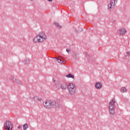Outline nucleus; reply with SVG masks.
Returning <instances> with one entry per match:
<instances>
[{
	"label": "nucleus",
	"mask_w": 130,
	"mask_h": 130,
	"mask_svg": "<svg viewBox=\"0 0 130 130\" xmlns=\"http://www.w3.org/2000/svg\"><path fill=\"white\" fill-rule=\"evenodd\" d=\"M115 100L114 99H112L110 102L109 106V111L111 115H115Z\"/></svg>",
	"instance_id": "1"
},
{
	"label": "nucleus",
	"mask_w": 130,
	"mask_h": 130,
	"mask_svg": "<svg viewBox=\"0 0 130 130\" xmlns=\"http://www.w3.org/2000/svg\"><path fill=\"white\" fill-rule=\"evenodd\" d=\"M68 91L70 95H75L77 91L76 85L74 83H69L68 85Z\"/></svg>",
	"instance_id": "2"
},
{
	"label": "nucleus",
	"mask_w": 130,
	"mask_h": 130,
	"mask_svg": "<svg viewBox=\"0 0 130 130\" xmlns=\"http://www.w3.org/2000/svg\"><path fill=\"white\" fill-rule=\"evenodd\" d=\"M50 102V109L52 108L53 106H55L56 108H60L59 104L57 103L56 102L53 100H49Z\"/></svg>",
	"instance_id": "3"
},
{
	"label": "nucleus",
	"mask_w": 130,
	"mask_h": 130,
	"mask_svg": "<svg viewBox=\"0 0 130 130\" xmlns=\"http://www.w3.org/2000/svg\"><path fill=\"white\" fill-rule=\"evenodd\" d=\"M5 129L7 130H12V128L14 127L13 123L10 121H7L5 123Z\"/></svg>",
	"instance_id": "4"
},
{
	"label": "nucleus",
	"mask_w": 130,
	"mask_h": 130,
	"mask_svg": "<svg viewBox=\"0 0 130 130\" xmlns=\"http://www.w3.org/2000/svg\"><path fill=\"white\" fill-rule=\"evenodd\" d=\"M116 4H117V0H111L110 3L108 5L109 10L114 8Z\"/></svg>",
	"instance_id": "5"
},
{
	"label": "nucleus",
	"mask_w": 130,
	"mask_h": 130,
	"mask_svg": "<svg viewBox=\"0 0 130 130\" xmlns=\"http://www.w3.org/2000/svg\"><path fill=\"white\" fill-rule=\"evenodd\" d=\"M43 40L38 35L34 39V42L35 43H39V42H43Z\"/></svg>",
	"instance_id": "6"
},
{
	"label": "nucleus",
	"mask_w": 130,
	"mask_h": 130,
	"mask_svg": "<svg viewBox=\"0 0 130 130\" xmlns=\"http://www.w3.org/2000/svg\"><path fill=\"white\" fill-rule=\"evenodd\" d=\"M43 105L44 106V107H45V108L50 109V103L49 100H47L45 102H44Z\"/></svg>",
	"instance_id": "7"
},
{
	"label": "nucleus",
	"mask_w": 130,
	"mask_h": 130,
	"mask_svg": "<svg viewBox=\"0 0 130 130\" xmlns=\"http://www.w3.org/2000/svg\"><path fill=\"white\" fill-rule=\"evenodd\" d=\"M38 36L41 38V39H42L44 41L47 39L46 36H45V34L43 31L40 32Z\"/></svg>",
	"instance_id": "8"
},
{
	"label": "nucleus",
	"mask_w": 130,
	"mask_h": 130,
	"mask_svg": "<svg viewBox=\"0 0 130 130\" xmlns=\"http://www.w3.org/2000/svg\"><path fill=\"white\" fill-rule=\"evenodd\" d=\"M119 31L120 35H124L126 33V30L124 28H120Z\"/></svg>",
	"instance_id": "9"
},
{
	"label": "nucleus",
	"mask_w": 130,
	"mask_h": 130,
	"mask_svg": "<svg viewBox=\"0 0 130 130\" xmlns=\"http://www.w3.org/2000/svg\"><path fill=\"white\" fill-rule=\"evenodd\" d=\"M95 86L96 89H101V88H102V83L101 82H96Z\"/></svg>",
	"instance_id": "10"
},
{
	"label": "nucleus",
	"mask_w": 130,
	"mask_h": 130,
	"mask_svg": "<svg viewBox=\"0 0 130 130\" xmlns=\"http://www.w3.org/2000/svg\"><path fill=\"white\" fill-rule=\"evenodd\" d=\"M68 88V85L66 83H63L61 85V88L62 90H66Z\"/></svg>",
	"instance_id": "11"
},
{
	"label": "nucleus",
	"mask_w": 130,
	"mask_h": 130,
	"mask_svg": "<svg viewBox=\"0 0 130 130\" xmlns=\"http://www.w3.org/2000/svg\"><path fill=\"white\" fill-rule=\"evenodd\" d=\"M120 92H121V93H126L127 92V89L124 87H122L120 89Z\"/></svg>",
	"instance_id": "12"
},
{
	"label": "nucleus",
	"mask_w": 130,
	"mask_h": 130,
	"mask_svg": "<svg viewBox=\"0 0 130 130\" xmlns=\"http://www.w3.org/2000/svg\"><path fill=\"white\" fill-rule=\"evenodd\" d=\"M67 78H71V79H75V76L72 74H69L68 75H66Z\"/></svg>",
	"instance_id": "13"
},
{
	"label": "nucleus",
	"mask_w": 130,
	"mask_h": 130,
	"mask_svg": "<svg viewBox=\"0 0 130 130\" xmlns=\"http://www.w3.org/2000/svg\"><path fill=\"white\" fill-rule=\"evenodd\" d=\"M79 54L78 52H74L73 54V56H74V57H75L76 59H78V58H79Z\"/></svg>",
	"instance_id": "14"
},
{
	"label": "nucleus",
	"mask_w": 130,
	"mask_h": 130,
	"mask_svg": "<svg viewBox=\"0 0 130 130\" xmlns=\"http://www.w3.org/2000/svg\"><path fill=\"white\" fill-rule=\"evenodd\" d=\"M22 127L24 130H26L27 128H28V127H29V125H28V124L25 123L23 125Z\"/></svg>",
	"instance_id": "15"
},
{
	"label": "nucleus",
	"mask_w": 130,
	"mask_h": 130,
	"mask_svg": "<svg viewBox=\"0 0 130 130\" xmlns=\"http://www.w3.org/2000/svg\"><path fill=\"white\" fill-rule=\"evenodd\" d=\"M54 25H55V26H56L57 28H58V29L61 28V26H60V25H59V23L57 22H54Z\"/></svg>",
	"instance_id": "16"
},
{
	"label": "nucleus",
	"mask_w": 130,
	"mask_h": 130,
	"mask_svg": "<svg viewBox=\"0 0 130 130\" xmlns=\"http://www.w3.org/2000/svg\"><path fill=\"white\" fill-rule=\"evenodd\" d=\"M55 59L57 60V61H58V62H59V63H62V62H63V61H66V60L62 61L61 59H58V58H55Z\"/></svg>",
	"instance_id": "17"
},
{
	"label": "nucleus",
	"mask_w": 130,
	"mask_h": 130,
	"mask_svg": "<svg viewBox=\"0 0 130 130\" xmlns=\"http://www.w3.org/2000/svg\"><path fill=\"white\" fill-rule=\"evenodd\" d=\"M10 80H11V81H12V82H17V79H16V78H15V77H13V76H11L10 77Z\"/></svg>",
	"instance_id": "18"
},
{
	"label": "nucleus",
	"mask_w": 130,
	"mask_h": 130,
	"mask_svg": "<svg viewBox=\"0 0 130 130\" xmlns=\"http://www.w3.org/2000/svg\"><path fill=\"white\" fill-rule=\"evenodd\" d=\"M16 82L18 85H23V83L21 81L17 80Z\"/></svg>",
	"instance_id": "19"
},
{
	"label": "nucleus",
	"mask_w": 130,
	"mask_h": 130,
	"mask_svg": "<svg viewBox=\"0 0 130 130\" xmlns=\"http://www.w3.org/2000/svg\"><path fill=\"white\" fill-rule=\"evenodd\" d=\"M29 60L28 59H26L25 61V64H28V63H29Z\"/></svg>",
	"instance_id": "20"
},
{
	"label": "nucleus",
	"mask_w": 130,
	"mask_h": 130,
	"mask_svg": "<svg viewBox=\"0 0 130 130\" xmlns=\"http://www.w3.org/2000/svg\"><path fill=\"white\" fill-rule=\"evenodd\" d=\"M37 100H38V101H42V99H41V98H38Z\"/></svg>",
	"instance_id": "21"
},
{
	"label": "nucleus",
	"mask_w": 130,
	"mask_h": 130,
	"mask_svg": "<svg viewBox=\"0 0 130 130\" xmlns=\"http://www.w3.org/2000/svg\"><path fill=\"white\" fill-rule=\"evenodd\" d=\"M85 56H86V57H89V54H88L87 53H86Z\"/></svg>",
	"instance_id": "22"
},
{
	"label": "nucleus",
	"mask_w": 130,
	"mask_h": 130,
	"mask_svg": "<svg viewBox=\"0 0 130 130\" xmlns=\"http://www.w3.org/2000/svg\"><path fill=\"white\" fill-rule=\"evenodd\" d=\"M66 51H67V52H70V51H71V50H70V49H66Z\"/></svg>",
	"instance_id": "23"
},
{
	"label": "nucleus",
	"mask_w": 130,
	"mask_h": 130,
	"mask_svg": "<svg viewBox=\"0 0 130 130\" xmlns=\"http://www.w3.org/2000/svg\"><path fill=\"white\" fill-rule=\"evenodd\" d=\"M126 53L127 54V55H130V51L126 52Z\"/></svg>",
	"instance_id": "24"
},
{
	"label": "nucleus",
	"mask_w": 130,
	"mask_h": 130,
	"mask_svg": "<svg viewBox=\"0 0 130 130\" xmlns=\"http://www.w3.org/2000/svg\"><path fill=\"white\" fill-rule=\"evenodd\" d=\"M57 102H60V100H59V99H57Z\"/></svg>",
	"instance_id": "25"
},
{
	"label": "nucleus",
	"mask_w": 130,
	"mask_h": 130,
	"mask_svg": "<svg viewBox=\"0 0 130 130\" xmlns=\"http://www.w3.org/2000/svg\"><path fill=\"white\" fill-rule=\"evenodd\" d=\"M21 126H20V125H19L18 126V128H19V129H21Z\"/></svg>",
	"instance_id": "26"
},
{
	"label": "nucleus",
	"mask_w": 130,
	"mask_h": 130,
	"mask_svg": "<svg viewBox=\"0 0 130 130\" xmlns=\"http://www.w3.org/2000/svg\"><path fill=\"white\" fill-rule=\"evenodd\" d=\"M53 82H55V79H54V78H53Z\"/></svg>",
	"instance_id": "27"
},
{
	"label": "nucleus",
	"mask_w": 130,
	"mask_h": 130,
	"mask_svg": "<svg viewBox=\"0 0 130 130\" xmlns=\"http://www.w3.org/2000/svg\"><path fill=\"white\" fill-rule=\"evenodd\" d=\"M48 2H52L53 0H47Z\"/></svg>",
	"instance_id": "28"
},
{
	"label": "nucleus",
	"mask_w": 130,
	"mask_h": 130,
	"mask_svg": "<svg viewBox=\"0 0 130 130\" xmlns=\"http://www.w3.org/2000/svg\"><path fill=\"white\" fill-rule=\"evenodd\" d=\"M30 2H33L34 0H29Z\"/></svg>",
	"instance_id": "29"
}]
</instances>
